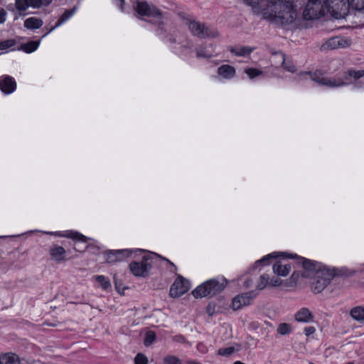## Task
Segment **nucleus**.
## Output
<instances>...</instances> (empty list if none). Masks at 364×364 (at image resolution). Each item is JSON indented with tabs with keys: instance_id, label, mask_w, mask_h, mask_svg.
Masks as SVG:
<instances>
[{
	"instance_id": "4be33fe9",
	"label": "nucleus",
	"mask_w": 364,
	"mask_h": 364,
	"mask_svg": "<svg viewBox=\"0 0 364 364\" xmlns=\"http://www.w3.org/2000/svg\"><path fill=\"white\" fill-rule=\"evenodd\" d=\"M253 50H254L253 48H248V47H242L240 49H237L234 47H231L229 49V50L232 53H233L237 56H243V55H245L247 53L250 54V53L252 52Z\"/></svg>"
},
{
	"instance_id": "aec40b11",
	"label": "nucleus",
	"mask_w": 364,
	"mask_h": 364,
	"mask_svg": "<svg viewBox=\"0 0 364 364\" xmlns=\"http://www.w3.org/2000/svg\"><path fill=\"white\" fill-rule=\"evenodd\" d=\"M0 364H19L18 358L15 355H4L0 357Z\"/></svg>"
},
{
	"instance_id": "37998d69",
	"label": "nucleus",
	"mask_w": 364,
	"mask_h": 364,
	"mask_svg": "<svg viewBox=\"0 0 364 364\" xmlns=\"http://www.w3.org/2000/svg\"><path fill=\"white\" fill-rule=\"evenodd\" d=\"M315 331H316V329L314 326H309L304 329L305 334L307 336L314 333Z\"/></svg>"
},
{
	"instance_id": "864d4df0",
	"label": "nucleus",
	"mask_w": 364,
	"mask_h": 364,
	"mask_svg": "<svg viewBox=\"0 0 364 364\" xmlns=\"http://www.w3.org/2000/svg\"><path fill=\"white\" fill-rule=\"evenodd\" d=\"M207 309H208V312L209 315L212 316L213 315V312H211V310H210V307L209 306H208Z\"/></svg>"
},
{
	"instance_id": "5fc2aeb1",
	"label": "nucleus",
	"mask_w": 364,
	"mask_h": 364,
	"mask_svg": "<svg viewBox=\"0 0 364 364\" xmlns=\"http://www.w3.org/2000/svg\"><path fill=\"white\" fill-rule=\"evenodd\" d=\"M54 29V27L50 28L43 36H46L47 35L48 33H50L51 31H53Z\"/></svg>"
},
{
	"instance_id": "c85d7f7f",
	"label": "nucleus",
	"mask_w": 364,
	"mask_h": 364,
	"mask_svg": "<svg viewBox=\"0 0 364 364\" xmlns=\"http://www.w3.org/2000/svg\"><path fill=\"white\" fill-rule=\"evenodd\" d=\"M65 252V250L62 247H55L51 250V255L58 260L62 259Z\"/></svg>"
},
{
	"instance_id": "2f4dec72",
	"label": "nucleus",
	"mask_w": 364,
	"mask_h": 364,
	"mask_svg": "<svg viewBox=\"0 0 364 364\" xmlns=\"http://www.w3.org/2000/svg\"><path fill=\"white\" fill-rule=\"evenodd\" d=\"M15 6L19 11H25L29 7L26 0H16Z\"/></svg>"
},
{
	"instance_id": "6ab92c4d",
	"label": "nucleus",
	"mask_w": 364,
	"mask_h": 364,
	"mask_svg": "<svg viewBox=\"0 0 364 364\" xmlns=\"http://www.w3.org/2000/svg\"><path fill=\"white\" fill-rule=\"evenodd\" d=\"M350 316L356 321L364 323V307L356 306L351 309Z\"/></svg>"
},
{
	"instance_id": "423d86ee",
	"label": "nucleus",
	"mask_w": 364,
	"mask_h": 364,
	"mask_svg": "<svg viewBox=\"0 0 364 364\" xmlns=\"http://www.w3.org/2000/svg\"><path fill=\"white\" fill-rule=\"evenodd\" d=\"M134 9L141 16H146L154 19L164 18L163 12L152 4L146 1H136L134 4Z\"/></svg>"
},
{
	"instance_id": "72a5a7b5",
	"label": "nucleus",
	"mask_w": 364,
	"mask_h": 364,
	"mask_svg": "<svg viewBox=\"0 0 364 364\" xmlns=\"http://www.w3.org/2000/svg\"><path fill=\"white\" fill-rule=\"evenodd\" d=\"M75 8H73L70 10H66L60 17L57 23H64L75 12Z\"/></svg>"
},
{
	"instance_id": "cd10ccee",
	"label": "nucleus",
	"mask_w": 364,
	"mask_h": 364,
	"mask_svg": "<svg viewBox=\"0 0 364 364\" xmlns=\"http://www.w3.org/2000/svg\"><path fill=\"white\" fill-rule=\"evenodd\" d=\"M269 285V277L267 274H262L259 277V281L257 285V289L259 290L264 289L267 286Z\"/></svg>"
},
{
	"instance_id": "a19ab883",
	"label": "nucleus",
	"mask_w": 364,
	"mask_h": 364,
	"mask_svg": "<svg viewBox=\"0 0 364 364\" xmlns=\"http://www.w3.org/2000/svg\"><path fill=\"white\" fill-rule=\"evenodd\" d=\"M277 255H276L275 253L269 254L267 255L266 257H263L262 259L258 260L256 264L258 263H264L266 261L269 260L271 258H276Z\"/></svg>"
},
{
	"instance_id": "f704fd0d",
	"label": "nucleus",
	"mask_w": 364,
	"mask_h": 364,
	"mask_svg": "<svg viewBox=\"0 0 364 364\" xmlns=\"http://www.w3.org/2000/svg\"><path fill=\"white\" fill-rule=\"evenodd\" d=\"M235 351L234 347H228L224 348H220L218 351V354L222 356H229Z\"/></svg>"
},
{
	"instance_id": "0eeeda50",
	"label": "nucleus",
	"mask_w": 364,
	"mask_h": 364,
	"mask_svg": "<svg viewBox=\"0 0 364 364\" xmlns=\"http://www.w3.org/2000/svg\"><path fill=\"white\" fill-rule=\"evenodd\" d=\"M310 75L311 79L313 81L316 82L321 85H325L328 87H340L345 85L346 83L343 81V80L341 78L338 79H331L328 77H322L324 75V73L320 70H316L314 73L311 72H304L301 73L300 75Z\"/></svg>"
},
{
	"instance_id": "f03ea898",
	"label": "nucleus",
	"mask_w": 364,
	"mask_h": 364,
	"mask_svg": "<svg viewBox=\"0 0 364 364\" xmlns=\"http://www.w3.org/2000/svg\"><path fill=\"white\" fill-rule=\"evenodd\" d=\"M300 259L302 260V266L304 269L301 277L310 278L312 280L311 282L312 291L315 294L321 293L335 277L334 270L327 268L321 263L303 257H301Z\"/></svg>"
},
{
	"instance_id": "8fccbe9b",
	"label": "nucleus",
	"mask_w": 364,
	"mask_h": 364,
	"mask_svg": "<svg viewBox=\"0 0 364 364\" xmlns=\"http://www.w3.org/2000/svg\"><path fill=\"white\" fill-rule=\"evenodd\" d=\"M252 283H253L252 280V279H247V280H245V282H244V287H245V288H250V287L252 285Z\"/></svg>"
},
{
	"instance_id": "58836bf2",
	"label": "nucleus",
	"mask_w": 364,
	"mask_h": 364,
	"mask_svg": "<svg viewBox=\"0 0 364 364\" xmlns=\"http://www.w3.org/2000/svg\"><path fill=\"white\" fill-rule=\"evenodd\" d=\"M245 73L250 78H254L255 77L260 75L262 72L255 68H248L245 70Z\"/></svg>"
},
{
	"instance_id": "79ce46f5",
	"label": "nucleus",
	"mask_w": 364,
	"mask_h": 364,
	"mask_svg": "<svg viewBox=\"0 0 364 364\" xmlns=\"http://www.w3.org/2000/svg\"><path fill=\"white\" fill-rule=\"evenodd\" d=\"M282 284V280L279 278H272L269 281V286L272 287H278Z\"/></svg>"
},
{
	"instance_id": "c03bdc74",
	"label": "nucleus",
	"mask_w": 364,
	"mask_h": 364,
	"mask_svg": "<svg viewBox=\"0 0 364 364\" xmlns=\"http://www.w3.org/2000/svg\"><path fill=\"white\" fill-rule=\"evenodd\" d=\"M24 23H43L42 20L36 18H27Z\"/></svg>"
},
{
	"instance_id": "9b49d317",
	"label": "nucleus",
	"mask_w": 364,
	"mask_h": 364,
	"mask_svg": "<svg viewBox=\"0 0 364 364\" xmlns=\"http://www.w3.org/2000/svg\"><path fill=\"white\" fill-rule=\"evenodd\" d=\"M188 28L194 36L204 38L206 37H215L217 32L211 31L205 24H188Z\"/></svg>"
},
{
	"instance_id": "dca6fc26",
	"label": "nucleus",
	"mask_w": 364,
	"mask_h": 364,
	"mask_svg": "<svg viewBox=\"0 0 364 364\" xmlns=\"http://www.w3.org/2000/svg\"><path fill=\"white\" fill-rule=\"evenodd\" d=\"M274 55L279 58L277 64L282 65L284 69L291 73H294L296 70V67L291 61L286 60L285 56L282 53H275Z\"/></svg>"
},
{
	"instance_id": "49530a36",
	"label": "nucleus",
	"mask_w": 364,
	"mask_h": 364,
	"mask_svg": "<svg viewBox=\"0 0 364 364\" xmlns=\"http://www.w3.org/2000/svg\"><path fill=\"white\" fill-rule=\"evenodd\" d=\"M25 27H26L28 29H37L41 27L42 24H24Z\"/></svg>"
},
{
	"instance_id": "ea45409f",
	"label": "nucleus",
	"mask_w": 364,
	"mask_h": 364,
	"mask_svg": "<svg viewBox=\"0 0 364 364\" xmlns=\"http://www.w3.org/2000/svg\"><path fill=\"white\" fill-rule=\"evenodd\" d=\"M196 54L198 58H210L212 56L210 54L206 53L202 48L197 50Z\"/></svg>"
},
{
	"instance_id": "09e8293b",
	"label": "nucleus",
	"mask_w": 364,
	"mask_h": 364,
	"mask_svg": "<svg viewBox=\"0 0 364 364\" xmlns=\"http://www.w3.org/2000/svg\"><path fill=\"white\" fill-rule=\"evenodd\" d=\"M275 53L276 52L272 53V55H274V57H273V58L272 60V62L274 63V66L277 67L279 65V64H277V62L279 60V57H277L274 55Z\"/></svg>"
},
{
	"instance_id": "4d7b16f0",
	"label": "nucleus",
	"mask_w": 364,
	"mask_h": 364,
	"mask_svg": "<svg viewBox=\"0 0 364 364\" xmlns=\"http://www.w3.org/2000/svg\"><path fill=\"white\" fill-rule=\"evenodd\" d=\"M296 257V255H291V258H294V257Z\"/></svg>"
},
{
	"instance_id": "c756f323",
	"label": "nucleus",
	"mask_w": 364,
	"mask_h": 364,
	"mask_svg": "<svg viewBox=\"0 0 364 364\" xmlns=\"http://www.w3.org/2000/svg\"><path fill=\"white\" fill-rule=\"evenodd\" d=\"M178 16H179V21H186L187 23H198L196 21V18L190 14H188L186 13H179Z\"/></svg>"
},
{
	"instance_id": "a878e982",
	"label": "nucleus",
	"mask_w": 364,
	"mask_h": 364,
	"mask_svg": "<svg viewBox=\"0 0 364 364\" xmlns=\"http://www.w3.org/2000/svg\"><path fill=\"white\" fill-rule=\"evenodd\" d=\"M63 236L68 237V238H72L73 240H79V241H82V242L87 241V238L85 235H83L77 232L68 231L66 232V234L63 235Z\"/></svg>"
},
{
	"instance_id": "6e6552de",
	"label": "nucleus",
	"mask_w": 364,
	"mask_h": 364,
	"mask_svg": "<svg viewBox=\"0 0 364 364\" xmlns=\"http://www.w3.org/2000/svg\"><path fill=\"white\" fill-rule=\"evenodd\" d=\"M352 45L350 38H341L338 36L328 38L320 46V50L322 52L335 50L339 48H349Z\"/></svg>"
},
{
	"instance_id": "f3484780",
	"label": "nucleus",
	"mask_w": 364,
	"mask_h": 364,
	"mask_svg": "<svg viewBox=\"0 0 364 364\" xmlns=\"http://www.w3.org/2000/svg\"><path fill=\"white\" fill-rule=\"evenodd\" d=\"M218 74L224 78H231L235 74V69L229 65H223L218 68Z\"/></svg>"
},
{
	"instance_id": "39448f33",
	"label": "nucleus",
	"mask_w": 364,
	"mask_h": 364,
	"mask_svg": "<svg viewBox=\"0 0 364 364\" xmlns=\"http://www.w3.org/2000/svg\"><path fill=\"white\" fill-rule=\"evenodd\" d=\"M226 284L227 281L225 279L223 282H220L216 279H210L193 290V295L196 298L213 296L221 292Z\"/></svg>"
},
{
	"instance_id": "bb28decb",
	"label": "nucleus",
	"mask_w": 364,
	"mask_h": 364,
	"mask_svg": "<svg viewBox=\"0 0 364 364\" xmlns=\"http://www.w3.org/2000/svg\"><path fill=\"white\" fill-rule=\"evenodd\" d=\"M156 338V333L153 331H149L146 332L144 344L146 346H151Z\"/></svg>"
},
{
	"instance_id": "ddd939ff",
	"label": "nucleus",
	"mask_w": 364,
	"mask_h": 364,
	"mask_svg": "<svg viewBox=\"0 0 364 364\" xmlns=\"http://www.w3.org/2000/svg\"><path fill=\"white\" fill-rule=\"evenodd\" d=\"M16 87L15 80L10 76L0 78V90L5 94L13 92Z\"/></svg>"
},
{
	"instance_id": "603ef678",
	"label": "nucleus",
	"mask_w": 364,
	"mask_h": 364,
	"mask_svg": "<svg viewBox=\"0 0 364 364\" xmlns=\"http://www.w3.org/2000/svg\"><path fill=\"white\" fill-rule=\"evenodd\" d=\"M355 271H350L348 274H346L347 276H352L355 274Z\"/></svg>"
},
{
	"instance_id": "7c9ffc66",
	"label": "nucleus",
	"mask_w": 364,
	"mask_h": 364,
	"mask_svg": "<svg viewBox=\"0 0 364 364\" xmlns=\"http://www.w3.org/2000/svg\"><path fill=\"white\" fill-rule=\"evenodd\" d=\"M291 331V326L286 323L279 324L277 328V332L281 335H286Z\"/></svg>"
},
{
	"instance_id": "473e14b6",
	"label": "nucleus",
	"mask_w": 364,
	"mask_h": 364,
	"mask_svg": "<svg viewBox=\"0 0 364 364\" xmlns=\"http://www.w3.org/2000/svg\"><path fill=\"white\" fill-rule=\"evenodd\" d=\"M163 360L164 364H181V360L174 355H166Z\"/></svg>"
},
{
	"instance_id": "20e7f679",
	"label": "nucleus",
	"mask_w": 364,
	"mask_h": 364,
	"mask_svg": "<svg viewBox=\"0 0 364 364\" xmlns=\"http://www.w3.org/2000/svg\"><path fill=\"white\" fill-rule=\"evenodd\" d=\"M328 15L335 19L329 11L328 0H309L303 11V18L306 21H314Z\"/></svg>"
},
{
	"instance_id": "de8ad7c7",
	"label": "nucleus",
	"mask_w": 364,
	"mask_h": 364,
	"mask_svg": "<svg viewBox=\"0 0 364 364\" xmlns=\"http://www.w3.org/2000/svg\"><path fill=\"white\" fill-rule=\"evenodd\" d=\"M299 273L298 272H294L291 277V279L294 282H296L299 277Z\"/></svg>"
},
{
	"instance_id": "9d476101",
	"label": "nucleus",
	"mask_w": 364,
	"mask_h": 364,
	"mask_svg": "<svg viewBox=\"0 0 364 364\" xmlns=\"http://www.w3.org/2000/svg\"><path fill=\"white\" fill-rule=\"evenodd\" d=\"M257 294L253 291L241 294L233 298L232 301V308L233 310H239L242 306L250 304L251 301L255 298Z\"/></svg>"
},
{
	"instance_id": "a211bd4d",
	"label": "nucleus",
	"mask_w": 364,
	"mask_h": 364,
	"mask_svg": "<svg viewBox=\"0 0 364 364\" xmlns=\"http://www.w3.org/2000/svg\"><path fill=\"white\" fill-rule=\"evenodd\" d=\"M291 269L289 264L282 265V264L277 262L273 266V271L275 274L279 276H287Z\"/></svg>"
},
{
	"instance_id": "412c9836",
	"label": "nucleus",
	"mask_w": 364,
	"mask_h": 364,
	"mask_svg": "<svg viewBox=\"0 0 364 364\" xmlns=\"http://www.w3.org/2000/svg\"><path fill=\"white\" fill-rule=\"evenodd\" d=\"M28 2V6L34 9H39L42 6H48L50 5L53 0H26Z\"/></svg>"
},
{
	"instance_id": "393cba45",
	"label": "nucleus",
	"mask_w": 364,
	"mask_h": 364,
	"mask_svg": "<svg viewBox=\"0 0 364 364\" xmlns=\"http://www.w3.org/2000/svg\"><path fill=\"white\" fill-rule=\"evenodd\" d=\"M39 45V41H30L27 43L22 44L20 49L26 53H30L36 50Z\"/></svg>"
},
{
	"instance_id": "1a4fd4ad",
	"label": "nucleus",
	"mask_w": 364,
	"mask_h": 364,
	"mask_svg": "<svg viewBox=\"0 0 364 364\" xmlns=\"http://www.w3.org/2000/svg\"><path fill=\"white\" fill-rule=\"evenodd\" d=\"M188 289V282L182 277H178L171 285L169 294L173 298L178 297L187 292Z\"/></svg>"
},
{
	"instance_id": "f257e3e1",
	"label": "nucleus",
	"mask_w": 364,
	"mask_h": 364,
	"mask_svg": "<svg viewBox=\"0 0 364 364\" xmlns=\"http://www.w3.org/2000/svg\"><path fill=\"white\" fill-rule=\"evenodd\" d=\"M253 7L261 9L264 19L281 23H294L297 14L292 4L288 1L269 0L263 7L262 0H247Z\"/></svg>"
},
{
	"instance_id": "4c0bfd02",
	"label": "nucleus",
	"mask_w": 364,
	"mask_h": 364,
	"mask_svg": "<svg viewBox=\"0 0 364 364\" xmlns=\"http://www.w3.org/2000/svg\"><path fill=\"white\" fill-rule=\"evenodd\" d=\"M135 364H147L148 358L142 353H138L134 358Z\"/></svg>"
},
{
	"instance_id": "e433bc0d",
	"label": "nucleus",
	"mask_w": 364,
	"mask_h": 364,
	"mask_svg": "<svg viewBox=\"0 0 364 364\" xmlns=\"http://www.w3.org/2000/svg\"><path fill=\"white\" fill-rule=\"evenodd\" d=\"M16 43L13 39H9L0 42V50H6L14 46Z\"/></svg>"
},
{
	"instance_id": "c9c22d12",
	"label": "nucleus",
	"mask_w": 364,
	"mask_h": 364,
	"mask_svg": "<svg viewBox=\"0 0 364 364\" xmlns=\"http://www.w3.org/2000/svg\"><path fill=\"white\" fill-rule=\"evenodd\" d=\"M96 280L100 283L101 287L104 289H107L110 287V282L104 276L100 275L96 277Z\"/></svg>"
},
{
	"instance_id": "6e6d98bb",
	"label": "nucleus",
	"mask_w": 364,
	"mask_h": 364,
	"mask_svg": "<svg viewBox=\"0 0 364 364\" xmlns=\"http://www.w3.org/2000/svg\"><path fill=\"white\" fill-rule=\"evenodd\" d=\"M234 364H245V363H242L240 361H236V362L234 363Z\"/></svg>"
},
{
	"instance_id": "f8f14e48",
	"label": "nucleus",
	"mask_w": 364,
	"mask_h": 364,
	"mask_svg": "<svg viewBox=\"0 0 364 364\" xmlns=\"http://www.w3.org/2000/svg\"><path fill=\"white\" fill-rule=\"evenodd\" d=\"M147 258L143 257L142 262H132L129 264L130 271L136 277H146L151 265L146 263Z\"/></svg>"
},
{
	"instance_id": "3c124183",
	"label": "nucleus",
	"mask_w": 364,
	"mask_h": 364,
	"mask_svg": "<svg viewBox=\"0 0 364 364\" xmlns=\"http://www.w3.org/2000/svg\"><path fill=\"white\" fill-rule=\"evenodd\" d=\"M355 28V27H354V26H341V27H338V29H343V28L353 29V28Z\"/></svg>"
},
{
	"instance_id": "13d9d810",
	"label": "nucleus",
	"mask_w": 364,
	"mask_h": 364,
	"mask_svg": "<svg viewBox=\"0 0 364 364\" xmlns=\"http://www.w3.org/2000/svg\"><path fill=\"white\" fill-rule=\"evenodd\" d=\"M347 364H353V363H347Z\"/></svg>"
},
{
	"instance_id": "2eb2a0df",
	"label": "nucleus",
	"mask_w": 364,
	"mask_h": 364,
	"mask_svg": "<svg viewBox=\"0 0 364 364\" xmlns=\"http://www.w3.org/2000/svg\"><path fill=\"white\" fill-rule=\"evenodd\" d=\"M294 318L298 322L309 323L314 320V316L307 308H302L298 311Z\"/></svg>"
},
{
	"instance_id": "4468645a",
	"label": "nucleus",
	"mask_w": 364,
	"mask_h": 364,
	"mask_svg": "<svg viewBox=\"0 0 364 364\" xmlns=\"http://www.w3.org/2000/svg\"><path fill=\"white\" fill-rule=\"evenodd\" d=\"M130 255L131 252L127 250H112L107 256V262L109 263L114 262L121 260L124 257H127Z\"/></svg>"
},
{
	"instance_id": "5701e85b",
	"label": "nucleus",
	"mask_w": 364,
	"mask_h": 364,
	"mask_svg": "<svg viewBox=\"0 0 364 364\" xmlns=\"http://www.w3.org/2000/svg\"><path fill=\"white\" fill-rule=\"evenodd\" d=\"M282 26V28L288 31H294L296 29H307L309 28L311 26H309V24H280Z\"/></svg>"
},
{
	"instance_id": "b1692460",
	"label": "nucleus",
	"mask_w": 364,
	"mask_h": 364,
	"mask_svg": "<svg viewBox=\"0 0 364 364\" xmlns=\"http://www.w3.org/2000/svg\"><path fill=\"white\" fill-rule=\"evenodd\" d=\"M364 76V70H355L353 69L348 70L347 72L344 73V79L348 80V77H353L355 80H358L360 77Z\"/></svg>"
},
{
	"instance_id": "a18cd8bd",
	"label": "nucleus",
	"mask_w": 364,
	"mask_h": 364,
	"mask_svg": "<svg viewBox=\"0 0 364 364\" xmlns=\"http://www.w3.org/2000/svg\"><path fill=\"white\" fill-rule=\"evenodd\" d=\"M6 11L4 9H0V23H4L5 21Z\"/></svg>"
},
{
	"instance_id": "7ed1b4c3",
	"label": "nucleus",
	"mask_w": 364,
	"mask_h": 364,
	"mask_svg": "<svg viewBox=\"0 0 364 364\" xmlns=\"http://www.w3.org/2000/svg\"><path fill=\"white\" fill-rule=\"evenodd\" d=\"M329 11L336 20L342 19L348 15L350 6L355 10L364 9V0H328Z\"/></svg>"
}]
</instances>
